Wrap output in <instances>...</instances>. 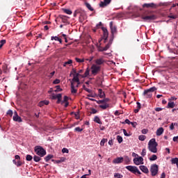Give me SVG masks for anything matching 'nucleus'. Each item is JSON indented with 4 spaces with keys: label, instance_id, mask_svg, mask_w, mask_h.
<instances>
[{
    "label": "nucleus",
    "instance_id": "obj_1",
    "mask_svg": "<svg viewBox=\"0 0 178 178\" xmlns=\"http://www.w3.org/2000/svg\"><path fill=\"white\" fill-rule=\"evenodd\" d=\"M152 11L149 10H146L145 13L141 15V19L144 20V22H151L152 20H156V15L152 14Z\"/></svg>",
    "mask_w": 178,
    "mask_h": 178
},
{
    "label": "nucleus",
    "instance_id": "obj_2",
    "mask_svg": "<svg viewBox=\"0 0 178 178\" xmlns=\"http://www.w3.org/2000/svg\"><path fill=\"white\" fill-rule=\"evenodd\" d=\"M156 147H158V143H156V140L155 138H152L149 141L148 143V149L151 152H153V154H156L158 149H156Z\"/></svg>",
    "mask_w": 178,
    "mask_h": 178
},
{
    "label": "nucleus",
    "instance_id": "obj_3",
    "mask_svg": "<svg viewBox=\"0 0 178 178\" xmlns=\"http://www.w3.org/2000/svg\"><path fill=\"white\" fill-rule=\"evenodd\" d=\"M159 6H168V3H160L159 5L155 4V3H144L143 8H147V9L152 8V9H156Z\"/></svg>",
    "mask_w": 178,
    "mask_h": 178
},
{
    "label": "nucleus",
    "instance_id": "obj_4",
    "mask_svg": "<svg viewBox=\"0 0 178 178\" xmlns=\"http://www.w3.org/2000/svg\"><path fill=\"white\" fill-rule=\"evenodd\" d=\"M156 91V87L153 86L149 89L144 90L143 95L146 97V98H152V93Z\"/></svg>",
    "mask_w": 178,
    "mask_h": 178
},
{
    "label": "nucleus",
    "instance_id": "obj_5",
    "mask_svg": "<svg viewBox=\"0 0 178 178\" xmlns=\"http://www.w3.org/2000/svg\"><path fill=\"white\" fill-rule=\"evenodd\" d=\"M35 152L37 155L41 157L45 156V155H47V151H45L41 146L35 147Z\"/></svg>",
    "mask_w": 178,
    "mask_h": 178
},
{
    "label": "nucleus",
    "instance_id": "obj_6",
    "mask_svg": "<svg viewBox=\"0 0 178 178\" xmlns=\"http://www.w3.org/2000/svg\"><path fill=\"white\" fill-rule=\"evenodd\" d=\"M125 169H127L131 173H134V175H141V172L136 166L133 165H127L125 167Z\"/></svg>",
    "mask_w": 178,
    "mask_h": 178
},
{
    "label": "nucleus",
    "instance_id": "obj_7",
    "mask_svg": "<svg viewBox=\"0 0 178 178\" xmlns=\"http://www.w3.org/2000/svg\"><path fill=\"white\" fill-rule=\"evenodd\" d=\"M90 70L92 76H97V73H99V72H101V67L95 64H93L91 66Z\"/></svg>",
    "mask_w": 178,
    "mask_h": 178
},
{
    "label": "nucleus",
    "instance_id": "obj_8",
    "mask_svg": "<svg viewBox=\"0 0 178 178\" xmlns=\"http://www.w3.org/2000/svg\"><path fill=\"white\" fill-rule=\"evenodd\" d=\"M159 167L156 164H152L150 167V172L152 176L155 177L158 175Z\"/></svg>",
    "mask_w": 178,
    "mask_h": 178
},
{
    "label": "nucleus",
    "instance_id": "obj_9",
    "mask_svg": "<svg viewBox=\"0 0 178 178\" xmlns=\"http://www.w3.org/2000/svg\"><path fill=\"white\" fill-rule=\"evenodd\" d=\"M109 26H110V29L112 34V38L113 40L115 37V34H118V28L115 26H113V22L112 21L109 23Z\"/></svg>",
    "mask_w": 178,
    "mask_h": 178
},
{
    "label": "nucleus",
    "instance_id": "obj_10",
    "mask_svg": "<svg viewBox=\"0 0 178 178\" xmlns=\"http://www.w3.org/2000/svg\"><path fill=\"white\" fill-rule=\"evenodd\" d=\"M102 30L103 31V40H104V42H106L108 40V37L109 35V33L108 32V29L105 27H102Z\"/></svg>",
    "mask_w": 178,
    "mask_h": 178
},
{
    "label": "nucleus",
    "instance_id": "obj_11",
    "mask_svg": "<svg viewBox=\"0 0 178 178\" xmlns=\"http://www.w3.org/2000/svg\"><path fill=\"white\" fill-rule=\"evenodd\" d=\"M134 163L135 165H143V163H144V159H143L141 156L136 157L134 159Z\"/></svg>",
    "mask_w": 178,
    "mask_h": 178
},
{
    "label": "nucleus",
    "instance_id": "obj_12",
    "mask_svg": "<svg viewBox=\"0 0 178 178\" xmlns=\"http://www.w3.org/2000/svg\"><path fill=\"white\" fill-rule=\"evenodd\" d=\"M13 119L15 122H18L19 123H21V122H22V118L19 116V115H17V111H15Z\"/></svg>",
    "mask_w": 178,
    "mask_h": 178
},
{
    "label": "nucleus",
    "instance_id": "obj_13",
    "mask_svg": "<svg viewBox=\"0 0 178 178\" xmlns=\"http://www.w3.org/2000/svg\"><path fill=\"white\" fill-rule=\"evenodd\" d=\"M111 2H112V0H104V1L100 2L99 6L100 8H105V6H108Z\"/></svg>",
    "mask_w": 178,
    "mask_h": 178
},
{
    "label": "nucleus",
    "instance_id": "obj_14",
    "mask_svg": "<svg viewBox=\"0 0 178 178\" xmlns=\"http://www.w3.org/2000/svg\"><path fill=\"white\" fill-rule=\"evenodd\" d=\"M113 41V38H111L110 40H109V42H108V43L106 45V47H104V48H103V49H99V51H101V52H102V51H108V48H111V45H112V42Z\"/></svg>",
    "mask_w": 178,
    "mask_h": 178
},
{
    "label": "nucleus",
    "instance_id": "obj_15",
    "mask_svg": "<svg viewBox=\"0 0 178 178\" xmlns=\"http://www.w3.org/2000/svg\"><path fill=\"white\" fill-rule=\"evenodd\" d=\"M124 159L123 157H117L116 159H113V163L119 164L123 163Z\"/></svg>",
    "mask_w": 178,
    "mask_h": 178
},
{
    "label": "nucleus",
    "instance_id": "obj_16",
    "mask_svg": "<svg viewBox=\"0 0 178 178\" xmlns=\"http://www.w3.org/2000/svg\"><path fill=\"white\" fill-rule=\"evenodd\" d=\"M95 63H96L97 66H100L101 65H104L105 63V60L104 58H100L95 60Z\"/></svg>",
    "mask_w": 178,
    "mask_h": 178
},
{
    "label": "nucleus",
    "instance_id": "obj_17",
    "mask_svg": "<svg viewBox=\"0 0 178 178\" xmlns=\"http://www.w3.org/2000/svg\"><path fill=\"white\" fill-rule=\"evenodd\" d=\"M69 97L67 96H64L63 101L61 102V105L65 104V108H67L69 106Z\"/></svg>",
    "mask_w": 178,
    "mask_h": 178
},
{
    "label": "nucleus",
    "instance_id": "obj_18",
    "mask_svg": "<svg viewBox=\"0 0 178 178\" xmlns=\"http://www.w3.org/2000/svg\"><path fill=\"white\" fill-rule=\"evenodd\" d=\"M139 168L141 170V171L143 173H145L146 175H147V173H149V170H148V168H147V166L145 165H140Z\"/></svg>",
    "mask_w": 178,
    "mask_h": 178
},
{
    "label": "nucleus",
    "instance_id": "obj_19",
    "mask_svg": "<svg viewBox=\"0 0 178 178\" xmlns=\"http://www.w3.org/2000/svg\"><path fill=\"white\" fill-rule=\"evenodd\" d=\"M72 83H74H74H77L76 87H79V84H80V79H79L78 76H75L74 75Z\"/></svg>",
    "mask_w": 178,
    "mask_h": 178
},
{
    "label": "nucleus",
    "instance_id": "obj_20",
    "mask_svg": "<svg viewBox=\"0 0 178 178\" xmlns=\"http://www.w3.org/2000/svg\"><path fill=\"white\" fill-rule=\"evenodd\" d=\"M60 19H61L63 23L67 24L69 23V20H67V17L65 15H59Z\"/></svg>",
    "mask_w": 178,
    "mask_h": 178
},
{
    "label": "nucleus",
    "instance_id": "obj_21",
    "mask_svg": "<svg viewBox=\"0 0 178 178\" xmlns=\"http://www.w3.org/2000/svg\"><path fill=\"white\" fill-rule=\"evenodd\" d=\"M110 99L109 98H105L102 100H97L96 101L97 104H106V102H109Z\"/></svg>",
    "mask_w": 178,
    "mask_h": 178
},
{
    "label": "nucleus",
    "instance_id": "obj_22",
    "mask_svg": "<svg viewBox=\"0 0 178 178\" xmlns=\"http://www.w3.org/2000/svg\"><path fill=\"white\" fill-rule=\"evenodd\" d=\"M80 16H79V22H83L84 21V16H86V14L81 11V10H80V13L79 14Z\"/></svg>",
    "mask_w": 178,
    "mask_h": 178
},
{
    "label": "nucleus",
    "instance_id": "obj_23",
    "mask_svg": "<svg viewBox=\"0 0 178 178\" xmlns=\"http://www.w3.org/2000/svg\"><path fill=\"white\" fill-rule=\"evenodd\" d=\"M71 92L72 94H76L77 92V89L74 88V83L71 82Z\"/></svg>",
    "mask_w": 178,
    "mask_h": 178
},
{
    "label": "nucleus",
    "instance_id": "obj_24",
    "mask_svg": "<svg viewBox=\"0 0 178 178\" xmlns=\"http://www.w3.org/2000/svg\"><path fill=\"white\" fill-rule=\"evenodd\" d=\"M163 129L162 127H160L157 129L156 134V136H162V134H163Z\"/></svg>",
    "mask_w": 178,
    "mask_h": 178
},
{
    "label": "nucleus",
    "instance_id": "obj_25",
    "mask_svg": "<svg viewBox=\"0 0 178 178\" xmlns=\"http://www.w3.org/2000/svg\"><path fill=\"white\" fill-rule=\"evenodd\" d=\"M98 95L100 98H105V92L102 91V89H98Z\"/></svg>",
    "mask_w": 178,
    "mask_h": 178
},
{
    "label": "nucleus",
    "instance_id": "obj_26",
    "mask_svg": "<svg viewBox=\"0 0 178 178\" xmlns=\"http://www.w3.org/2000/svg\"><path fill=\"white\" fill-rule=\"evenodd\" d=\"M175 106H176V104L173 102H169L167 106V108H173Z\"/></svg>",
    "mask_w": 178,
    "mask_h": 178
},
{
    "label": "nucleus",
    "instance_id": "obj_27",
    "mask_svg": "<svg viewBox=\"0 0 178 178\" xmlns=\"http://www.w3.org/2000/svg\"><path fill=\"white\" fill-rule=\"evenodd\" d=\"M171 163H172V165L176 164L177 167L178 168V158L172 159Z\"/></svg>",
    "mask_w": 178,
    "mask_h": 178
},
{
    "label": "nucleus",
    "instance_id": "obj_28",
    "mask_svg": "<svg viewBox=\"0 0 178 178\" xmlns=\"http://www.w3.org/2000/svg\"><path fill=\"white\" fill-rule=\"evenodd\" d=\"M94 122L98 123V124H102V122H101V119H99L98 116L95 117Z\"/></svg>",
    "mask_w": 178,
    "mask_h": 178
},
{
    "label": "nucleus",
    "instance_id": "obj_29",
    "mask_svg": "<svg viewBox=\"0 0 178 178\" xmlns=\"http://www.w3.org/2000/svg\"><path fill=\"white\" fill-rule=\"evenodd\" d=\"M52 158H54V155L49 154L46 157H44V160L46 162H48L50 159H52Z\"/></svg>",
    "mask_w": 178,
    "mask_h": 178
},
{
    "label": "nucleus",
    "instance_id": "obj_30",
    "mask_svg": "<svg viewBox=\"0 0 178 178\" xmlns=\"http://www.w3.org/2000/svg\"><path fill=\"white\" fill-rule=\"evenodd\" d=\"M149 161H156V159H158V156H156V154H152V156H150L149 158Z\"/></svg>",
    "mask_w": 178,
    "mask_h": 178
},
{
    "label": "nucleus",
    "instance_id": "obj_31",
    "mask_svg": "<svg viewBox=\"0 0 178 178\" xmlns=\"http://www.w3.org/2000/svg\"><path fill=\"white\" fill-rule=\"evenodd\" d=\"M86 8H88V9H89V10H90L91 12H94V8H92V7H91V5L88 3H85Z\"/></svg>",
    "mask_w": 178,
    "mask_h": 178
},
{
    "label": "nucleus",
    "instance_id": "obj_32",
    "mask_svg": "<svg viewBox=\"0 0 178 178\" xmlns=\"http://www.w3.org/2000/svg\"><path fill=\"white\" fill-rule=\"evenodd\" d=\"M90 74V69L89 68H87L84 74L82 75V77L84 78V77H87V76H88Z\"/></svg>",
    "mask_w": 178,
    "mask_h": 178
},
{
    "label": "nucleus",
    "instance_id": "obj_33",
    "mask_svg": "<svg viewBox=\"0 0 178 178\" xmlns=\"http://www.w3.org/2000/svg\"><path fill=\"white\" fill-rule=\"evenodd\" d=\"M124 161L125 162L126 165H129L130 163V158H129V156H126L124 158Z\"/></svg>",
    "mask_w": 178,
    "mask_h": 178
},
{
    "label": "nucleus",
    "instance_id": "obj_34",
    "mask_svg": "<svg viewBox=\"0 0 178 178\" xmlns=\"http://www.w3.org/2000/svg\"><path fill=\"white\" fill-rule=\"evenodd\" d=\"M108 142V139L106 138H103L101 142H100V145L102 147H104L105 145V143H107Z\"/></svg>",
    "mask_w": 178,
    "mask_h": 178
},
{
    "label": "nucleus",
    "instance_id": "obj_35",
    "mask_svg": "<svg viewBox=\"0 0 178 178\" xmlns=\"http://www.w3.org/2000/svg\"><path fill=\"white\" fill-rule=\"evenodd\" d=\"M145 138H147V136L144 135H140L138 136V140H140V141H145Z\"/></svg>",
    "mask_w": 178,
    "mask_h": 178
},
{
    "label": "nucleus",
    "instance_id": "obj_36",
    "mask_svg": "<svg viewBox=\"0 0 178 178\" xmlns=\"http://www.w3.org/2000/svg\"><path fill=\"white\" fill-rule=\"evenodd\" d=\"M33 161L35 162H40L41 161V157H40L38 156H34Z\"/></svg>",
    "mask_w": 178,
    "mask_h": 178
},
{
    "label": "nucleus",
    "instance_id": "obj_37",
    "mask_svg": "<svg viewBox=\"0 0 178 178\" xmlns=\"http://www.w3.org/2000/svg\"><path fill=\"white\" fill-rule=\"evenodd\" d=\"M117 140L119 144H121V143H123V138L120 136H117Z\"/></svg>",
    "mask_w": 178,
    "mask_h": 178
},
{
    "label": "nucleus",
    "instance_id": "obj_38",
    "mask_svg": "<svg viewBox=\"0 0 178 178\" xmlns=\"http://www.w3.org/2000/svg\"><path fill=\"white\" fill-rule=\"evenodd\" d=\"M72 63H73V60H68V61L64 63L63 66L65 67L67 65H72Z\"/></svg>",
    "mask_w": 178,
    "mask_h": 178
},
{
    "label": "nucleus",
    "instance_id": "obj_39",
    "mask_svg": "<svg viewBox=\"0 0 178 178\" xmlns=\"http://www.w3.org/2000/svg\"><path fill=\"white\" fill-rule=\"evenodd\" d=\"M5 44H6V40H1L0 41V48H2L3 47V45H5Z\"/></svg>",
    "mask_w": 178,
    "mask_h": 178
},
{
    "label": "nucleus",
    "instance_id": "obj_40",
    "mask_svg": "<svg viewBox=\"0 0 178 178\" xmlns=\"http://www.w3.org/2000/svg\"><path fill=\"white\" fill-rule=\"evenodd\" d=\"M6 115L12 118V116H13V111L12 110H8L6 113Z\"/></svg>",
    "mask_w": 178,
    "mask_h": 178
},
{
    "label": "nucleus",
    "instance_id": "obj_41",
    "mask_svg": "<svg viewBox=\"0 0 178 178\" xmlns=\"http://www.w3.org/2000/svg\"><path fill=\"white\" fill-rule=\"evenodd\" d=\"M114 177L115 178H123V175H122V174H120V173H115Z\"/></svg>",
    "mask_w": 178,
    "mask_h": 178
},
{
    "label": "nucleus",
    "instance_id": "obj_42",
    "mask_svg": "<svg viewBox=\"0 0 178 178\" xmlns=\"http://www.w3.org/2000/svg\"><path fill=\"white\" fill-rule=\"evenodd\" d=\"M26 159L28 161H33V156L28 154V155H26Z\"/></svg>",
    "mask_w": 178,
    "mask_h": 178
},
{
    "label": "nucleus",
    "instance_id": "obj_43",
    "mask_svg": "<svg viewBox=\"0 0 178 178\" xmlns=\"http://www.w3.org/2000/svg\"><path fill=\"white\" fill-rule=\"evenodd\" d=\"M99 108L102 109H106V108H109V104L100 105Z\"/></svg>",
    "mask_w": 178,
    "mask_h": 178
},
{
    "label": "nucleus",
    "instance_id": "obj_44",
    "mask_svg": "<svg viewBox=\"0 0 178 178\" xmlns=\"http://www.w3.org/2000/svg\"><path fill=\"white\" fill-rule=\"evenodd\" d=\"M170 19H177V15H173L172 13H170V15L168 16Z\"/></svg>",
    "mask_w": 178,
    "mask_h": 178
},
{
    "label": "nucleus",
    "instance_id": "obj_45",
    "mask_svg": "<svg viewBox=\"0 0 178 178\" xmlns=\"http://www.w3.org/2000/svg\"><path fill=\"white\" fill-rule=\"evenodd\" d=\"M175 126H177V123H172L170 126V130H174L175 129Z\"/></svg>",
    "mask_w": 178,
    "mask_h": 178
},
{
    "label": "nucleus",
    "instance_id": "obj_46",
    "mask_svg": "<svg viewBox=\"0 0 178 178\" xmlns=\"http://www.w3.org/2000/svg\"><path fill=\"white\" fill-rule=\"evenodd\" d=\"M56 90H55V92H60V91H62L63 90H62V88H60V86H56Z\"/></svg>",
    "mask_w": 178,
    "mask_h": 178
},
{
    "label": "nucleus",
    "instance_id": "obj_47",
    "mask_svg": "<svg viewBox=\"0 0 178 178\" xmlns=\"http://www.w3.org/2000/svg\"><path fill=\"white\" fill-rule=\"evenodd\" d=\"M145 155H147V149H143L142 152H141V156H145Z\"/></svg>",
    "mask_w": 178,
    "mask_h": 178
},
{
    "label": "nucleus",
    "instance_id": "obj_48",
    "mask_svg": "<svg viewBox=\"0 0 178 178\" xmlns=\"http://www.w3.org/2000/svg\"><path fill=\"white\" fill-rule=\"evenodd\" d=\"M75 60L78 62V63H83V62H84V59H80L79 58H76Z\"/></svg>",
    "mask_w": 178,
    "mask_h": 178
},
{
    "label": "nucleus",
    "instance_id": "obj_49",
    "mask_svg": "<svg viewBox=\"0 0 178 178\" xmlns=\"http://www.w3.org/2000/svg\"><path fill=\"white\" fill-rule=\"evenodd\" d=\"M64 12H65V13H67V15H72V10H70L69 9H65Z\"/></svg>",
    "mask_w": 178,
    "mask_h": 178
},
{
    "label": "nucleus",
    "instance_id": "obj_50",
    "mask_svg": "<svg viewBox=\"0 0 178 178\" xmlns=\"http://www.w3.org/2000/svg\"><path fill=\"white\" fill-rule=\"evenodd\" d=\"M51 41H54V40L55 41H58L59 40V38L58 36H51Z\"/></svg>",
    "mask_w": 178,
    "mask_h": 178
},
{
    "label": "nucleus",
    "instance_id": "obj_51",
    "mask_svg": "<svg viewBox=\"0 0 178 178\" xmlns=\"http://www.w3.org/2000/svg\"><path fill=\"white\" fill-rule=\"evenodd\" d=\"M62 152L63 154H69V149H67V148H63Z\"/></svg>",
    "mask_w": 178,
    "mask_h": 178
},
{
    "label": "nucleus",
    "instance_id": "obj_52",
    "mask_svg": "<svg viewBox=\"0 0 178 178\" xmlns=\"http://www.w3.org/2000/svg\"><path fill=\"white\" fill-rule=\"evenodd\" d=\"M97 112H98V111H97V109H95V108L90 109V113H92L93 115H95V113H97Z\"/></svg>",
    "mask_w": 178,
    "mask_h": 178
},
{
    "label": "nucleus",
    "instance_id": "obj_53",
    "mask_svg": "<svg viewBox=\"0 0 178 178\" xmlns=\"http://www.w3.org/2000/svg\"><path fill=\"white\" fill-rule=\"evenodd\" d=\"M2 70H3L4 73H6V70H8V66L6 65H3Z\"/></svg>",
    "mask_w": 178,
    "mask_h": 178
},
{
    "label": "nucleus",
    "instance_id": "obj_54",
    "mask_svg": "<svg viewBox=\"0 0 178 178\" xmlns=\"http://www.w3.org/2000/svg\"><path fill=\"white\" fill-rule=\"evenodd\" d=\"M74 131H83V129L80 128V127H77L74 129Z\"/></svg>",
    "mask_w": 178,
    "mask_h": 178
},
{
    "label": "nucleus",
    "instance_id": "obj_55",
    "mask_svg": "<svg viewBox=\"0 0 178 178\" xmlns=\"http://www.w3.org/2000/svg\"><path fill=\"white\" fill-rule=\"evenodd\" d=\"M79 13H80V10H75V12L74 13V17H76L77 16V15H79Z\"/></svg>",
    "mask_w": 178,
    "mask_h": 178
},
{
    "label": "nucleus",
    "instance_id": "obj_56",
    "mask_svg": "<svg viewBox=\"0 0 178 178\" xmlns=\"http://www.w3.org/2000/svg\"><path fill=\"white\" fill-rule=\"evenodd\" d=\"M154 111H156V112H161V111H163V108H162L161 107H157V108H154Z\"/></svg>",
    "mask_w": 178,
    "mask_h": 178
},
{
    "label": "nucleus",
    "instance_id": "obj_57",
    "mask_svg": "<svg viewBox=\"0 0 178 178\" xmlns=\"http://www.w3.org/2000/svg\"><path fill=\"white\" fill-rule=\"evenodd\" d=\"M177 99V98H176L175 97H171L169 99H168V101L170 102H172V101H176Z\"/></svg>",
    "mask_w": 178,
    "mask_h": 178
},
{
    "label": "nucleus",
    "instance_id": "obj_58",
    "mask_svg": "<svg viewBox=\"0 0 178 178\" xmlns=\"http://www.w3.org/2000/svg\"><path fill=\"white\" fill-rule=\"evenodd\" d=\"M122 131H123V133H124V135L126 136V137H129V136H130V135H129V134H127V131H126V129H122Z\"/></svg>",
    "mask_w": 178,
    "mask_h": 178
},
{
    "label": "nucleus",
    "instance_id": "obj_59",
    "mask_svg": "<svg viewBox=\"0 0 178 178\" xmlns=\"http://www.w3.org/2000/svg\"><path fill=\"white\" fill-rule=\"evenodd\" d=\"M60 83V80L59 79H56L53 81V84H59Z\"/></svg>",
    "mask_w": 178,
    "mask_h": 178
},
{
    "label": "nucleus",
    "instance_id": "obj_60",
    "mask_svg": "<svg viewBox=\"0 0 178 178\" xmlns=\"http://www.w3.org/2000/svg\"><path fill=\"white\" fill-rule=\"evenodd\" d=\"M44 102L43 101H41L39 102L38 104V106H40V108H42V106H44Z\"/></svg>",
    "mask_w": 178,
    "mask_h": 178
},
{
    "label": "nucleus",
    "instance_id": "obj_61",
    "mask_svg": "<svg viewBox=\"0 0 178 178\" xmlns=\"http://www.w3.org/2000/svg\"><path fill=\"white\" fill-rule=\"evenodd\" d=\"M136 105H137V108L138 109H141V104L138 102H136Z\"/></svg>",
    "mask_w": 178,
    "mask_h": 178
},
{
    "label": "nucleus",
    "instance_id": "obj_62",
    "mask_svg": "<svg viewBox=\"0 0 178 178\" xmlns=\"http://www.w3.org/2000/svg\"><path fill=\"white\" fill-rule=\"evenodd\" d=\"M147 133H148V129H143L142 130V134H147Z\"/></svg>",
    "mask_w": 178,
    "mask_h": 178
},
{
    "label": "nucleus",
    "instance_id": "obj_63",
    "mask_svg": "<svg viewBox=\"0 0 178 178\" xmlns=\"http://www.w3.org/2000/svg\"><path fill=\"white\" fill-rule=\"evenodd\" d=\"M22 163L20 161V160H19L17 162V166L19 168V166H22Z\"/></svg>",
    "mask_w": 178,
    "mask_h": 178
},
{
    "label": "nucleus",
    "instance_id": "obj_64",
    "mask_svg": "<svg viewBox=\"0 0 178 178\" xmlns=\"http://www.w3.org/2000/svg\"><path fill=\"white\" fill-rule=\"evenodd\" d=\"M131 124L132 127H136L137 126V122H131Z\"/></svg>",
    "mask_w": 178,
    "mask_h": 178
}]
</instances>
